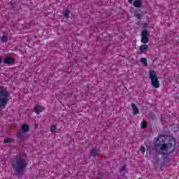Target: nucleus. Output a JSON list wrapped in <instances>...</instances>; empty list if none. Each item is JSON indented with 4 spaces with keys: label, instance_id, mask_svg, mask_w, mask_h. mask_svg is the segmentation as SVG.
<instances>
[{
    "label": "nucleus",
    "instance_id": "14",
    "mask_svg": "<svg viewBox=\"0 0 179 179\" xmlns=\"http://www.w3.org/2000/svg\"><path fill=\"white\" fill-rule=\"evenodd\" d=\"M135 17H137V19H139V20H141L142 17H143V11H141V10H138L135 13Z\"/></svg>",
    "mask_w": 179,
    "mask_h": 179
},
{
    "label": "nucleus",
    "instance_id": "11",
    "mask_svg": "<svg viewBox=\"0 0 179 179\" xmlns=\"http://www.w3.org/2000/svg\"><path fill=\"white\" fill-rule=\"evenodd\" d=\"M139 50H140L141 52H142V53L146 52V51H148V50H149V46H148V45L143 43V45H142L141 46L139 47Z\"/></svg>",
    "mask_w": 179,
    "mask_h": 179
},
{
    "label": "nucleus",
    "instance_id": "23",
    "mask_svg": "<svg viewBox=\"0 0 179 179\" xmlns=\"http://www.w3.org/2000/svg\"><path fill=\"white\" fill-rule=\"evenodd\" d=\"M140 150L141 153H144L145 152H146V148L143 145H141V147L140 148Z\"/></svg>",
    "mask_w": 179,
    "mask_h": 179
},
{
    "label": "nucleus",
    "instance_id": "10",
    "mask_svg": "<svg viewBox=\"0 0 179 179\" xmlns=\"http://www.w3.org/2000/svg\"><path fill=\"white\" fill-rule=\"evenodd\" d=\"M131 108L134 115H138V114H139V109L138 108V106H136V104L131 103Z\"/></svg>",
    "mask_w": 179,
    "mask_h": 179
},
{
    "label": "nucleus",
    "instance_id": "8",
    "mask_svg": "<svg viewBox=\"0 0 179 179\" xmlns=\"http://www.w3.org/2000/svg\"><path fill=\"white\" fill-rule=\"evenodd\" d=\"M100 155V150L95 148L93 149L90 150V156L92 157H96V156H99Z\"/></svg>",
    "mask_w": 179,
    "mask_h": 179
},
{
    "label": "nucleus",
    "instance_id": "4",
    "mask_svg": "<svg viewBox=\"0 0 179 179\" xmlns=\"http://www.w3.org/2000/svg\"><path fill=\"white\" fill-rule=\"evenodd\" d=\"M149 78L151 80L152 87H155V89H159V87H160V83L159 82V78H157V76L156 75V71L154 70H150Z\"/></svg>",
    "mask_w": 179,
    "mask_h": 179
},
{
    "label": "nucleus",
    "instance_id": "22",
    "mask_svg": "<svg viewBox=\"0 0 179 179\" xmlns=\"http://www.w3.org/2000/svg\"><path fill=\"white\" fill-rule=\"evenodd\" d=\"M50 131L54 134L55 132V131H57V126L52 125L50 127Z\"/></svg>",
    "mask_w": 179,
    "mask_h": 179
},
{
    "label": "nucleus",
    "instance_id": "15",
    "mask_svg": "<svg viewBox=\"0 0 179 179\" xmlns=\"http://www.w3.org/2000/svg\"><path fill=\"white\" fill-rule=\"evenodd\" d=\"M133 6L134 8H141V6H142V0H135Z\"/></svg>",
    "mask_w": 179,
    "mask_h": 179
},
{
    "label": "nucleus",
    "instance_id": "19",
    "mask_svg": "<svg viewBox=\"0 0 179 179\" xmlns=\"http://www.w3.org/2000/svg\"><path fill=\"white\" fill-rule=\"evenodd\" d=\"M1 43H8V36H1Z\"/></svg>",
    "mask_w": 179,
    "mask_h": 179
},
{
    "label": "nucleus",
    "instance_id": "27",
    "mask_svg": "<svg viewBox=\"0 0 179 179\" xmlns=\"http://www.w3.org/2000/svg\"><path fill=\"white\" fill-rule=\"evenodd\" d=\"M152 117H155V115H152Z\"/></svg>",
    "mask_w": 179,
    "mask_h": 179
},
{
    "label": "nucleus",
    "instance_id": "21",
    "mask_svg": "<svg viewBox=\"0 0 179 179\" xmlns=\"http://www.w3.org/2000/svg\"><path fill=\"white\" fill-rule=\"evenodd\" d=\"M148 127V122L146 121H143L141 122V128H146Z\"/></svg>",
    "mask_w": 179,
    "mask_h": 179
},
{
    "label": "nucleus",
    "instance_id": "20",
    "mask_svg": "<svg viewBox=\"0 0 179 179\" xmlns=\"http://www.w3.org/2000/svg\"><path fill=\"white\" fill-rule=\"evenodd\" d=\"M10 142H13L12 138H6L4 139L3 143H10Z\"/></svg>",
    "mask_w": 179,
    "mask_h": 179
},
{
    "label": "nucleus",
    "instance_id": "5",
    "mask_svg": "<svg viewBox=\"0 0 179 179\" xmlns=\"http://www.w3.org/2000/svg\"><path fill=\"white\" fill-rule=\"evenodd\" d=\"M162 143H155L154 147H148L147 152L150 156H157V152L162 155Z\"/></svg>",
    "mask_w": 179,
    "mask_h": 179
},
{
    "label": "nucleus",
    "instance_id": "1",
    "mask_svg": "<svg viewBox=\"0 0 179 179\" xmlns=\"http://www.w3.org/2000/svg\"><path fill=\"white\" fill-rule=\"evenodd\" d=\"M12 167L17 176H24L26 169H27L26 154L24 152L18 154L12 162Z\"/></svg>",
    "mask_w": 179,
    "mask_h": 179
},
{
    "label": "nucleus",
    "instance_id": "12",
    "mask_svg": "<svg viewBox=\"0 0 179 179\" xmlns=\"http://www.w3.org/2000/svg\"><path fill=\"white\" fill-rule=\"evenodd\" d=\"M4 64H7L8 65L10 64H15V59L13 57H6L4 60Z\"/></svg>",
    "mask_w": 179,
    "mask_h": 179
},
{
    "label": "nucleus",
    "instance_id": "26",
    "mask_svg": "<svg viewBox=\"0 0 179 179\" xmlns=\"http://www.w3.org/2000/svg\"><path fill=\"white\" fill-rule=\"evenodd\" d=\"M2 63V58L0 57V64Z\"/></svg>",
    "mask_w": 179,
    "mask_h": 179
},
{
    "label": "nucleus",
    "instance_id": "16",
    "mask_svg": "<svg viewBox=\"0 0 179 179\" xmlns=\"http://www.w3.org/2000/svg\"><path fill=\"white\" fill-rule=\"evenodd\" d=\"M120 173H123V176L124 174H126V173H128V170L127 169V165H124L123 166L121 167V169H120Z\"/></svg>",
    "mask_w": 179,
    "mask_h": 179
},
{
    "label": "nucleus",
    "instance_id": "17",
    "mask_svg": "<svg viewBox=\"0 0 179 179\" xmlns=\"http://www.w3.org/2000/svg\"><path fill=\"white\" fill-rule=\"evenodd\" d=\"M70 13H71V11L69 9H66L65 11L64 12V17L69 19Z\"/></svg>",
    "mask_w": 179,
    "mask_h": 179
},
{
    "label": "nucleus",
    "instance_id": "2",
    "mask_svg": "<svg viewBox=\"0 0 179 179\" xmlns=\"http://www.w3.org/2000/svg\"><path fill=\"white\" fill-rule=\"evenodd\" d=\"M175 149L176 140L174 138L169 139L167 144L161 143V155H163V156H166V155H170V153H173Z\"/></svg>",
    "mask_w": 179,
    "mask_h": 179
},
{
    "label": "nucleus",
    "instance_id": "9",
    "mask_svg": "<svg viewBox=\"0 0 179 179\" xmlns=\"http://www.w3.org/2000/svg\"><path fill=\"white\" fill-rule=\"evenodd\" d=\"M34 111L36 114H40V113H43V111H44V107L40 105H36L34 106Z\"/></svg>",
    "mask_w": 179,
    "mask_h": 179
},
{
    "label": "nucleus",
    "instance_id": "13",
    "mask_svg": "<svg viewBox=\"0 0 179 179\" xmlns=\"http://www.w3.org/2000/svg\"><path fill=\"white\" fill-rule=\"evenodd\" d=\"M21 129L22 132H25L26 134H27V132L30 131V127H29L27 124H24L21 127Z\"/></svg>",
    "mask_w": 179,
    "mask_h": 179
},
{
    "label": "nucleus",
    "instance_id": "25",
    "mask_svg": "<svg viewBox=\"0 0 179 179\" xmlns=\"http://www.w3.org/2000/svg\"><path fill=\"white\" fill-rule=\"evenodd\" d=\"M134 0H128V2H129V3H132V1H133Z\"/></svg>",
    "mask_w": 179,
    "mask_h": 179
},
{
    "label": "nucleus",
    "instance_id": "3",
    "mask_svg": "<svg viewBox=\"0 0 179 179\" xmlns=\"http://www.w3.org/2000/svg\"><path fill=\"white\" fill-rule=\"evenodd\" d=\"M10 94L5 89V87L0 86V107H5L9 102Z\"/></svg>",
    "mask_w": 179,
    "mask_h": 179
},
{
    "label": "nucleus",
    "instance_id": "24",
    "mask_svg": "<svg viewBox=\"0 0 179 179\" xmlns=\"http://www.w3.org/2000/svg\"><path fill=\"white\" fill-rule=\"evenodd\" d=\"M8 5H10L12 8H13V5H16V3H13L12 1H10L8 3Z\"/></svg>",
    "mask_w": 179,
    "mask_h": 179
},
{
    "label": "nucleus",
    "instance_id": "18",
    "mask_svg": "<svg viewBox=\"0 0 179 179\" xmlns=\"http://www.w3.org/2000/svg\"><path fill=\"white\" fill-rule=\"evenodd\" d=\"M141 62L144 65V66H148V59L146 58L142 57L141 59Z\"/></svg>",
    "mask_w": 179,
    "mask_h": 179
},
{
    "label": "nucleus",
    "instance_id": "6",
    "mask_svg": "<svg viewBox=\"0 0 179 179\" xmlns=\"http://www.w3.org/2000/svg\"><path fill=\"white\" fill-rule=\"evenodd\" d=\"M141 43H143V44H148V43H149V32H148V29H143L141 31Z\"/></svg>",
    "mask_w": 179,
    "mask_h": 179
},
{
    "label": "nucleus",
    "instance_id": "7",
    "mask_svg": "<svg viewBox=\"0 0 179 179\" xmlns=\"http://www.w3.org/2000/svg\"><path fill=\"white\" fill-rule=\"evenodd\" d=\"M17 138H18L21 141H26V139H29V136L26 134V132L22 131L21 130L17 132Z\"/></svg>",
    "mask_w": 179,
    "mask_h": 179
}]
</instances>
